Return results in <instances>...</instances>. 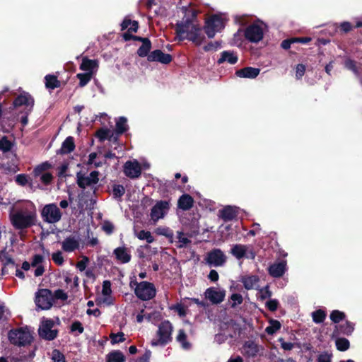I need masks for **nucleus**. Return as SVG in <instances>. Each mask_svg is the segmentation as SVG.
Returning <instances> with one entry per match:
<instances>
[{
    "label": "nucleus",
    "mask_w": 362,
    "mask_h": 362,
    "mask_svg": "<svg viewBox=\"0 0 362 362\" xmlns=\"http://www.w3.org/2000/svg\"><path fill=\"white\" fill-rule=\"evenodd\" d=\"M183 18L176 23L175 32L180 40H189L197 45L202 44L204 39L202 29L196 20V12L186 7L182 8Z\"/></svg>",
    "instance_id": "nucleus-1"
},
{
    "label": "nucleus",
    "mask_w": 362,
    "mask_h": 362,
    "mask_svg": "<svg viewBox=\"0 0 362 362\" xmlns=\"http://www.w3.org/2000/svg\"><path fill=\"white\" fill-rule=\"evenodd\" d=\"M9 216L11 223L16 229L28 228L35 224L36 207L32 202L26 201L13 207Z\"/></svg>",
    "instance_id": "nucleus-2"
},
{
    "label": "nucleus",
    "mask_w": 362,
    "mask_h": 362,
    "mask_svg": "<svg viewBox=\"0 0 362 362\" xmlns=\"http://www.w3.org/2000/svg\"><path fill=\"white\" fill-rule=\"evenodd\" d=\"M173 327L168 321L162 322L159 325L156 337L151 341L152 346H165L172 341V332Z\"/></svg>",
    "instance_id": "nucleus-3"
},
{
    "label": "nucleus",
    "mask_w": 362,
    "mask_h": 362,
    "mask_svg": "<svg viewBox=\"0 0 362 362\" xmlns=\"http://www.w3.org/2000/svg\"><path fill=\"white\" fill-rule=\"evenodd\" d=\"M130 286L134 288L135 295L142 300H148L153 298L156 294V289L152 283L136 281H131Z\"/></svg>",
    "instance_id": "nucleus-4"
},
{
    "label": "nucleus",
    "mask_w": 362,
    "mask_h": 362,
    "mask_svg": "<svg viewBox=\"0 0 362 362\" xmlns=\"http://www.w3.org/2000/svg\"><path fill=\"white\" fill-rule=\"evenodd\" d=\"M8 339L10 342L16 346H25L31 343L33 336L26 327H20L9 331Z\"/></svg>",
    "instance_id": "nucleus-5"
},
{
    "label": "nucleus",
    "mask_w": 362,
    "mask_h": 362,
    "mask_svg": "<svg viewBox=\"0 0 362 362\" xmlns=\"http://www.w3.org/2000/svg\"><path fill=\"white\" fill-rule=\"evenodd\" d=\"M42 218L45 222L48 223H56L59 222L62 214L56 204H46L41 212Z\"/></svg>",
    "instance_id": "nucleus-6"
},
{
    "label": "nucleus",
    "mask_w": 362,
    "mask_h": 362,
    "mask_svg": "<svg viewBox=\"0 0 362 362\" xmlns=\"http://www.w3.org/2000/svg\"><path fill=\"white\" fill-rule=\"evenodd\" d=\"M224 28L223 20L221 17L214 15L210 17L204 26L206 34L209 38L215 36L216 33L220 32Z\"/></svg>",
    "instance_id": "nucleus-7"
},
{
    "label": "nucleus",
    "mask_w": 362,
    "mask_h": 362,
    "mask_svg": "<svg viewBox=\"0 0 362 362\" xmlns=\"http://www.w3.org/2000/svg\"><path fill=\"white\" fill-rule=\"evenodd\" d=\"M98 175L99 173L95 170L92 171L89 175H85L79 172L76 174L77 184L82 189L93 188L99 181Z\"/></svg>",
    "instance_id": "nucleus-8"
},
{
    "label": "nucleus",
    "mask_w": 362,
    "mask_h": 362,
    "mask_svg": "<svg viewBox=\"0 0 362 362\" xmlns=\"http://www.w3.org/2000/svg\"><path fill=\"white\" fill-rule=\"evenodd\" d=\"M35 304L42 310H48L52 306L53 296L48 289H40L35 295Z\"/></svg>",
    "instance_id": "nucleus-9"
},
{
    "label": "nucleus",
    "mask_w": 362,
    "mask_h": 362,
    "mask_svg": "<svg viewBox=\"0 0 362 362\" xmlns=\"http://www.w3.org/2000/svg\"><path fill=\"white\" fill-rule=\"evenodd\" d=\"M230 253L238 259L244 257L250 259L255 258V252L250 245L235 244L233 245Z\"/></svg>",
    "instance_id": "nucleus-10"
},
{
    "label": "nucleus",
    "mask_w": 362,
    "mask_h": 362,
    "mask_svg": "<svg viewBox=\"0 0 362 362\" xmlns=\"http://www.w3.org/2000/svg\"><path fill=\"white\" fill-rule=\"evenodd\" d=\"M204 260L210 267H221L226 261V256L220 249H214L206 254Z\"/></svg>",
    "instance_id": "nucleus-11"
},
{
    "label": "nucleus",
    "mask_w": 362,
    "mask_h": 362,
    "mask_svg": "<svg viewBox=\"0 0 362 362\" xmlns=\"http://www.w3.org/2000/svg\"><path fill=\"white\" fill-rule=\"evenodd\" d=\"M60 244L64 252L71 253L80 250L81 238L78 235H70L66 237Z\"/></svg>",
    "instance_id": "nucleus-12"
},
{
    "label": "nucleus",
    "mask_w": 362,
    "mask_h": 362,
    "mask_svg": "<svg viewBox=\"0 0 362 362\" xmlns=\"http://www.w3.org/2000/svg\"><path fill=\"white\" fill-rule=\"evenodd\" d=\"M245 38L251 42H259L264 35V29L262 25L254 23L249 25L245 30Z\"/></svg>",
    "instance_id": "nucleus-13"
},
{
    "label": "nucleus",
    "mask_w": 362,
    "mask_h": 362,
    "mask_svg": "<svg viewBox=\"0 0 362 362\" xmlns=\"http://www.w3.org/2000/svg\"><path fill=\"white\" fill-rule=\"evenodd\" d=\"M170 209V204L168 201H159L151 209V219L153 222H157L162 219L168 214Z\"/></svg>",
    "instance_id": "nucleus-14"
},
{
    "label": "nucleus",
    "mask_w": 362,
    "mask_h": 362,
    "mask_svg": "<svg viewBox=\"0 0 362 362\" xmlns=\"http://www.w3.org/2000/svg\"><path fill=\"white\" fill-rule=\"evenodd\" d=\"M54 322L52 320H45L42 322L39 328V335L47 340H52L56 338L57 331L53 329Z\"/></svg>",
    "instance_id": "nucleus-15"
},
{
    "label": "nucleus",
    "mask_w": 362,
    "mask_h": 362,
    "mask_svg": "<svg viewBox=\"0 0 362 362\" xmlns=\"http://www.w3.org/2000/svg\"><path fill=\"white\" fill-rule=\"evenodd\" d=\"M124 173L129 178H138L141 174V167L136 160H128L124 165Z\"/></svg>",
    "instance_id": "nucleus-16"
},
{
    "label": "nucleus",
    "mask_w": 362,
    "mask_h": 362,
    "mask_svg": "<svg viewBox=\"0 0 362 362\" xmlns=\"http://www.w3.org/2000/svg\"><path fill=\"white\" fill-rule=\"evenodd\" d=\"M205 297L209 300L213 304H218L223 301L226 291L222 288L210 287L205 291Z\"/></svg>",
    "instance_id": "nucleus-17"
},
{
    "label": "nucleus",
    "mask_w": 362,
    "mask_h": 362,
    "mask_svg": "<svg viewBox=\"0 0 362 362\" xmlns=\"http://www.w3.org/2000/svg\"><path fill=\"white\" fill-rule=\"evenodd\" d=\"M230 338H238L240 336L242 328L240 325L233 320H230L221 325Z\"/></svg>",
    "instance_id": "nucleus-18"
},
{
    "label": "nucleus",
    "mask_w": 362,
    "mask_h": 362,
    "mask_svg": "<svg viewBox=\"0 0 362 362\" xmlns=\"http://www.w3.org/2000/svg\"><path fill=\"white\" fill-rule=\"evenodd\" d=\"M113 254L117 261L121 264H127L131 261L132 255L130 250L125 246H120L115 248Z\"/></svg>",
    "instance_id": "nucleus-19"
},
{
    "label": "nucleus",
    "mask_w": 362,
    "mask_h": 362,
    "mask_svg": "<svg viewBox=\"0 0 362 362\" xmlns=\"http://www.w3.org/2000/svg\"><path fill=\"white\" fill-rule=\"evenodd\" d=\"M148 61L158 62L160 63L168 64L172 61V57L169 54H165L160 49L151 52L148 55Z\"/></svg>",
    "instance_id": "nucleus-20"
},
{
    "label": "nucleus",
    "mask_w": 362,
    "mask_h": 362,
    "mask_svg": "<svg viewBox=\"0 0 362 362\" xmlns=\"http://www.w3.org/2000/svg\"><path fill=\"white\" fill-rule=\"evenodd\" d=\"M34 105V100L28 93H24L18 96L13 102L15 107L25 105L28 112L32 110Z\"/></svg>",
    "instance_id": "nucleus-21"
},
{
    "label": "nucleus",
    "mask_w": 362,
    "mask_h": 362,
    "mask_svg": "<svg viewBox=\"0 0 362 362\" xmlns=\"http://www.w3.org/2000/svg\"><path fill=\"white\" fill-rule=\"evenodd\" d=\"M286 269V263L284 261L275 262L268 268L269 274L274 278L282 276Z\"/></svg>",
    "instance_id": "nucleus-22"
},
{
    "label": "nucleus",
    "mask_w": 362,
    "mask_h": 362,
    "mask_svg": "<svg viewBox=\"0 0 362 362\" xmlns=\"http://www.w3.org/2000/svg\"><path fill=\"white\" fill-rule=\"evenodd\" d=\"M259 351V346L253 341H247L242 348V353L247 357H255Z\"/></svg>",
    "instance_id": "nucleus-23"
},
{
    "label": "nucleus",
    "mask_w": 362,
    "mask_h": 362,
    "mask_svg": "<svg viewBox=\"0 0 362 362\" xmlns=\"http://www.w3.org/2000/svg\"><path fill=\"white\" fill-rule=\"evenodd\" d=\"M80 69L86 73H90V75H93L98 69V62L96 59H89L87 57H83Z\"/></svg>",
    "instance_id": "nucleus-24"
},
{
    "label": "nucleus",
    "mask_w": 362,
    "mask_h": 362,
    "mask_svg": "<svg viewBox=\"0 0 362 362\" xmlns=\"http://www.w3.org/2000/svg\"><path fill=\"white\" fill-rule=\"evenodd\" d=\"M219 213L220 217L226 222L233 220L238 216L237 208L231 206L224 207Z\"/></svg>",
    "instance_id": "nucleus-25"
},
{
    "label": "nucleus",
    "mask_w": 362,
    "mask_h": 362,
    "mask_svg": "<svg viewBox=\"0 0 362 362\" xmlns=\"http://www.w3.org/2000/svg\"><path fill=\"white\" fill-rule=\"evenodd\" d=\"M260 72V69L253 67H245L236 71V75L240 78H255Z\"/></svg>",
    "instance_id": "nucleus-26"
},
{
    "label": "nucleus",
    "mask_w": 362,
    "mask_h": 362,
    "mask_svg": "<svg viewBox=\"0 0 362 362\" xmlns=\"http://www.w3.org/2000/svg\"><path fill=\"white\" fill-rule=\"evenodd\" d=\"M238 62V56L233 51H223L221 53L220 58L218 59V64L228 62L230 64H235Z\"/></svg>",
    "instance_id": "nucleus-27"
},
{
    "label": "nucleus",
    "mask_w": 362,
    "mask_h": 362,
    "mask_svg": "<svg viewBox=\"0 0 362 362\" xmlns=\"http://www.w3.org/2000/svg\"><path fill=\"white\" fill-rule=\"evenodd\" d=\"M258 281L259 277L256 275H247L241 278V282L247 290L256 288Z\"/></svg>",
    "instance_id": "nucleus-28"
},
{
    "label": "nucleus",
    "mask_w": 362,
    "mask_h": 362,
    "mask_svg": "<svg viewBox=\"0 0 362 362\" xmlns=\"http://www.w3.org/2000/svg\"><path fill=\"white\" fill-rule=\"evenodd\" d=\"M75 148V144L74 138L72 136H68L62 143L57 153L59 154H67L72 152Z\"/></svg>",
    "instance_id": "nucleus-29"
},
{
    "label": "nucleus",
    "mask_w": 362,
    "mask_h": 362,
    "mask_svg": "<svg viewBox=\"0 0 362 362\" xmlns=\"http://www.w3.org/2000/svg\"><path fill=\"white\" fill-rule=\"evenodd\" d=\"M194 200L189 194L182 195L177 202L178 207L183 211H187L193 206Z\"/></svg>",
    "instance_id": "nucleus-30"
},
{
    "label": "nucleus",
    "mask_w": 362,
    "mask_h": 362,
    "mask_svg": "<svg viewBox=\"0 0 362 362\" xmlns=\"http://www.w3.org/2000/svg\"><path fill=\"white\" fill-rule=\"evenodd\" d=\"M125 356L120 351H113L106 356V362H124Z\"/></svg>",
    "instance_id": "nucleus-31"
},
{
    "label": "nucleus",
    "mask_w": 362,
    "mask_h": 362,
    "mask_svg": "<svg viewBox=\"0 0 362 362\" xmlns=\"http://www.w3.org/2000/svg\"><path fill=\"white\" fill-rule=\"evenodd\" d=\"M176 340L180 344L183 349L188 350L190 349L191 344L187 341V334L183 329H180L178 331Z\"/></svg>",
    "instance_id": "nucleus-32"
},
{
    "label": "nucleus",
    "mask_w": 362,
    "mask_h": 362,
    "mask_svg": "<svg viewBox=\"0 0 362 362\" xmlns=\"http://www.w3.org/2000/svg\"><path fill=\"white\" fill-rule=\"evenodd\" d=\"M151 48V42L148 39L143 40L141 46L138 49L137 54L139 57H148V54Z\"/></svg>",
    "instance_id": "nucleus-33"
},
{
    "label": "nucleus",
    "mask_w": 362,
    "mask_h": 362,
    "mask_svg": "<svg viewBox=\"0 0 362 362\" xmlns=\"http://www.w3.org/2000/svg\"><path fill=\"white\" fill-rule=\"evenodd\" d=\"M127 119L124 117H120L116 122V134L117 135L123 134L127 130Z\"/></svg>",
    "instance_id": "nucleus-34"
},
{
    "label": "nucleus",
    "mask_w": 362,
    "mask_h": 362,
    "mask_svg": "<svg viewBox=\"0 0 362 362\" xmlns=\"http://www.w3.org/2000/svg\"><path fill=\"white\" fill-rule=\"evenodd\" d=\"M345 67L347 69L352 71L357 77L360 78L361 83L362 84V78L360 76V70H362L361 67L358 68L356 65L355 62L351 59H346L344 63Z\"/></svg>",
    "instance_id": "nucleus-35"
},
{
    "label": "nucleus",
    "mask_w": 362,
    "mask_h": 362,
    "mask_svg": "<svg viewBox=\"0 0 362 362\" xmlns=\"http://www.w3.org/2000/svg\"><path fill=\"white\" fill-rule=\"evenodd\" d=\"M13 146V143L9 141L6 136H3L0 139V151L3 153L10 151Z\"/></svg>",
    "instance_id": "nucleus-36"
},
{
    "label": "nucleus",
    "mask_w": 362,
    "mask_h": 362,
    "mask_svg": "<svg viewBox=\"0 0 362 362\" xmlns=\"http://www.w3.org/2000/svg\"><path fill=\"white\" fill-rule=\"evenodd\" d=\"M177 238L178 239L177 247L179 248L185 247L191 243V240L185 237L182 231L177 232Z\"/></svg>",
    "instance_id": "nucleus-37"
},
{
    "label": "nucleus",
    "mask_w": 362,
    "mask_h": 362,
    "mask_svg": "<svg viewBox=\"0 0 362 362\" xmlns=\"http://www.w3.org/2000/svg\"><path fill=\"white\" fill-rule=\"evenodd\" d=\"M45 85L48 88L54 89L59 86V81L55 76L47 75L45 76Z\"/></svg>",
    "instance_id": "nucleus-38"
},
{
    "label": "nucleus",
    "mask_w": 362,
    "mask_h": 362,
    "mask_svg": "<svg viewBox=\"0 0 362 362\" xmlns=\"http://www.w3.org/2000/svg\"><path fill=\"white\" fill-rule=\"evenodd\" d=\"M113 132L109 129H100L97 132V136L101 141H104L107 139H111L113 136Z\"/></svg>",
    "instance_id": "nucleus-39"
},
{
    "label": "nucleus",
    "mask_w": 362,
    "mask_h": 362,
    "mask_svg": "<svg viewBox=\"0 0 362 362\" xmlns=\"http://www.w3.org/2000/svg\"><path fill=\"white\" fill-rule=\"evenodd\" d=\"M135 235L139 240H146L148 243H152L154 241V238L149 231L142 230L139 232H135Z\"/></svg>",
    "instance_id": "nucleus-40"
},
{
    "label": "nucleus",
    "mask_w": 362,
    "mask_h": 362,
    "mask_svg": "<svg viewBox=\"0 0 362 362\" xmlns=\"http://www.w3.org/2000/svg\"><path fill=\"white\" fill-rule=\"evenodd\" d=\"M156 232L158 235L168 238L170 242H173V232L170 228L168 227H159L156 228Z\"/></svg>",
    "instance_id": "nucleus-41"
},
{
    "label": "nucleus",
    "mask_w": 362,
    "mask_h": 362,
    "mask_svg": "<svg viewBox=\"0 0 362 362\" xmlns=\"http://www.w3.org/2000/svg\"><path fill=\"white\" fill-rule=\"evenodd\" d=\"M50 166L51 165L47 162L38 165L33 170L34 176L35 177H38V176H40V175L44 174V172L48 168H49Z\"/></svg>",
    "instance_id": "nucleus-42"
},
{
    "label": "nucleus",
    "mask_w": 362,
    "mask_h": 362,
    "mask_svg": "<svg viewBox=\"0 0 362 362\" xmlns=\"http://www.w3.org/2000/svg\"><path fill=\"white\" fill-rule=\"evenodd\" d=\"M76 76L79 79L80 86L83 87L90 81L93 75H90V73L85 72L78 74Z\"/></svg>",
    "instance_id": "nucleus-43"
},
{
    "label": "nucleus",
    "mask_w": 362,
    "mask_h": 362,
    "mask_svg": "<svg viewBox=\"0 0 362 362\" xmlns=\"http://www.w3.org/2000/svg\"><path fill=\"white\" fill-rule=\"evenodd\" d=\"M336 346L338 350L344 351L349 348V341L345 338H339L336 340Z\"/></svg>",
    "instance_id": "nucleus-44"
},
{
    "label": "nucleus",
    "mask_w": 362,
    "mask_h": 362,
    "mask_svg": "<svg viewBox=\"0 0 362 362\" xmlns=\"http://www.w3.org/2000/svg\"><path fill=\"white\" fill-rule=\"evenodd\" d=\"M313 320L315 323H321L326 317V313L322 310H317L312 313Z\"/></svg>",
    "instance_id": "nucleus-45"
},
{
    "label": "nucleus",
    "mask_w": 362,
    "mask_h": 362,
    "mask_svg": "<svg viewBox=\"0 0 362 362\" xmlns=\"http://www.w3.org/2000/svg\"><path fill=\"white\" fill-rule=\"evenodd\" d=\"M228 338V336L227 333L225 332V328L221 326V332L218 333L215 335L214 340L216 343L218 344L224 343L227 339Z\"/></svg>",
    "instance_id": "nucleus-46"
},
{
    "label": "nucleus",
    "mask_w": 362,
    "mask_h": 362,
    "mask_svg": "<svg viewBox=\"0 0 362 362\" xmlns=\"http://www.w3.org/2000/svg\"><path fill=\"white\" fill-rule=\"evenodd\" d=\"M281 327V324L277 320H271L270 325L266 328V332L269 334H273L275 333L277 330H279Z\"/></svg>",
    "instance_id": "nucleus-47"
},
{
    "label": "nucleus",
    "mask_w": 362,
    "mask_h": 362,
    "mask_svg": "<svg viewBox=\"0 0 362 362\" xmlns=\"http://www.w3.org/2000/svg\"><path fill=\"white\" fill-rule=\"evenodd\" d=\"M243 296L239 293H233L230 298V305L232 308H235L238 305L243 303Z\"/></svg>",
    "instance_id": "nucleus-48"
},
{
    "label": "nucleus",
    "mask_w": 362,
    "mask_h": 362,
    "mask_svg": "<svg viewBox=\"0 0 362 362\" xmlns=\"http://www.w3.org/2000/svg\"><path fill=\"white\" fill-rule=\"evenodd\" d=\"M341 332L344 334L349 335L354 331V325L350 322H346L340 325Z\"/></svg>",
    "instance_id": "nucleus-49"
},
{
    "label": "nucleus",
    "mask_w": 362,
    "mask_h": 362,
    "mask_svg": "<svg viewBox=\"0 0 362 362\" xmlns=\"http://www.w3.org/2000/svg\"><path fill=\"white\" fill-rule=\"evenodd\" d=\"M344 317V313L339 310H333L330 314V319L334 323L339 322V321L343 320Z\"/></svg>",
    "instance_id": "nucleus-50"
},
{
    "label": "nucleus",
    "mask_w": 362,
    "mask_h": 362,
    "mask_svg": "<svg viewBox=\"0 0 362 362\" xmlns=\"http://www.w3.org/2000/svg\"><path fill=\"white\" fill-rule=\"evenodd\" d=\"M52 362H66L64 354L57 349L52 351Z\"/></svg>",
    "instance_id": "nucleus-51"
},
{
    "label": "nucleus",
    "mask_w": 362,
    "mask_h": 362,
    "mask_svg": "<svg viewBox=\"0 0 362 362\" xmlns=\"http://www.w3.org/2000/svg\"><path fill=\"white\" fill-rule=\"evenodd\" d=\"M15 180L20 186H25L29 183V177L25 174H19L16 176Z\"/></svg>",
    "instance_id": "nucleus-52"
},
{
    "label": "nucleus",
    "mask_w": 362,
    "mask_h": 362,
    "mask_svg": "<svg viewBox=\"0 0 362 362\" xmlns=\"http://www.w3.org/2000/svg\"><path fill=\"white\" fill-rule=\"evenodd\" d=\"M258 296L261 300H265L270 298L272 296V292L269 290V286H266L259 289Z\"/></svg>",
    "instance_id": "nucleus-53"
},
{
    "label": "nucleus",
    "mask_w": 362,
    "mask_h": 362,
    "mask_svg": "<svg viewBox=\"0 0 362 362\" xmlns=\"http://www.w3.org/2000/svg\"><path fill=\"white\" fill-rule=\"evenodd\" d=\"M112 344H117L123 342L125 340L124 334L123 332H118L117 334L112 333L110 335Z\"/></svg>",
    "instance_id": "nucleus-54"
},
{
    "label": "nucleus",
    "mask_w": 362,
    "mask_h": 362,
    "mask_svg": "<svg viewBox=\"0 0 362 362\" xmlns=\"http://www.w3.org/2000/svg\"><path fill=\"white\" fill-rule=\"evenodd\" d=\"M125 192L124 187L121 185H116L113 187L112 193L115 198H120Z\"/></svg>",
    "instance_id": "nucleus-55"
},
{
    "label": "nucleus",
    "mask_w": 362,
    "mask_h": 362,
    "mask_svg": "<svg viewBox=\"0 0 362 362\" xmlns=\"http://www.w3.org/2000/svg\"><path fill=\"white\" fill-rule=\"evenodd\" d=\"M52 259L54 262L58 265H62L64 264V257L61 251L54 252L52 255Z\"/></svg>",
    "instance_id": "nucleus-56"
},
{
    "label": "nucleus",
    "mask_w": 362,
    "mask_h": 362,
    "mask_svg": "<svg viewBox=\"0 0 362 362\" xmlns=\"http://www.w3.org/2000/svg\"><path fill=\"white\" fill-rule=\"evenodd\" d=\"M112 293L111 284L109 281H105L103 284L102 294L105 297H109Z\"/></svg>",
    "instance_id": "nucleus-57"
},
{
    "label": "nucleus",
    "mask_w": 362,
    "mask_h": 362,
    "mask_svg": "<svg viewBox=\"0 0 362 362\" xmlns=\"http://www.w3.org/2000/svg\"><path fill=\"white\" fill-rule=\"evenodd\" d=\"M38 177L40 178V180L45 185L49 184L53 179L52 175L49 173H45L44 174L38 176Z\"/></svg>",
    "instance_id": "nucleus-58"
},
{
    "label": "nucleus",
    "mask_w": 362,
    "mask_h": 362,
    "mask_svg": "<svg viewBox=\"0 0 362 362\" xmlns=\"http://www.w3.org/2000/svg\"><path fill=\"white\" fill-rule=\"evenodd\" d=\"M243 32L241 30H238V31L234 34L232 45H236V46H240L241 45V37L243 35Z\"/></svg>",
    "instance_id": "nucleus-59"
},
{
    "label": "nucleus",
    "mask_w": 362,
    "mask_h": 362,
    "mask_svg": "<svg viewBox=\"0 0 362 362\" xmlns=\"http://www.w3.org/2000/svg\"><path fill=\"white\" fill-rule=\"evenodd\" d=\"M83 330L84 329L82 324L78 321L73 322L71 326V331L72 332H77L78 334H81L83 333Z\"/></svg>",
    "instance_id": "nucleus-60"
},
{
    "label": "nucleus",
    "mask_w": 362,
    "mask_h": 362,
    "mask_svg": "<svg viewBox=\"0 0 362 362\" xmlns=\"http://www.w3.org/2000/svg\"><path fill=\"white\" fill-rule=\"evenodd\" d=\"M89 259L87 257H83V259L78 262L76 264V268L80 271L83 272L86 269L87 263L88 262Z\"/></svg>",
    "instance_id": "nucleus-61"
},
{
    "label": "nucleus",
    "mask_w": 362,
    "mask_h": 362,
    "mask_svg": "<svg viewBox=\"0 0 362 362\" xmlns=\"http://www.w3.org/2000/svg\"><path fill=\"white\" fill-rule=\"evenodd\" d=\"M267 308L271 311H275L279 305V302L276 299H270L266 303Z\"/></svg>",
    "instance_id": "nucleus-62"
},
{
    "label": "nucleus",
    "mask_w": 362,
    "mask_h": 362,
    "mask_svg": "<svg viewBox=\"0 0 362 362\" xmlns=\"http://www.w3.org/2000/svg\"><path fill=\"white\" fill-rule=\"evenodd\" d=\"M305 71V66L303 64H299L296 66V77L298 79L301 78Z\"/></svg>",
    "instance_id": "nucleus-63"
},
{
    "label": "nucleus",
    "mask_w": 362,
    "mask_h": 362,
    "mask_svg": "<svg viewBox=\"0 0 362 362\" xmlns=\"http://www.w3.org/2000/svg\"><path fill=\"white\" fill-rule=\"evenodd\" d=\"M151 356V351L146 350L145 353L136 360V362H149Z\"/></svg>",
    "instance_id": "nucleus-64"
}]
</instances>
